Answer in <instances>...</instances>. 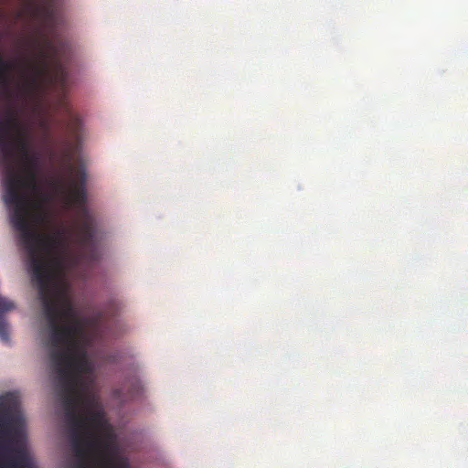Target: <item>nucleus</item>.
I'll use <instances>...</instances> for the list:
<instances>
[{
	"label": "nucleus",
	"mask_w": 468,
	"mask_h": 468,
	"mask_svg": "<svg viewBox=\"0 0 468 468\" xmlns=\"http://www.w3.org/2000/svg\"><path fill=\"white\" fill-rule=\"evenodd\" d=\"M127 388V393L124 392V390L126 389L125 387L116 391V395L119 398L123 396V401L138 399L143 395L144 392V387L141 381L138 379L132 380Z\"/></svg>",
	"instance_id": "7ed1b4c3"
},
{
	"label": "nucleus",
	"mask_w": 468,
	"mask_h": 468,
	"mask_svg": "<svg viewBox=\"0 0 468 468\" xmlns=\"http://www.w3.org/2000/svg\"><path fill=\"white\" fill-rule=\"evenodd\" d=\"M0 338L2 341H8L7 324L3 317L0 316Z\"/></svg>",
	"instance_id": "0eeeda50"
},
{
	"label": "nucleus",
	"mask_w": 468,
	"mask_h": 468,
	"mask_svg": "<svg viewBox=\"0 0 468 468\" xmlns=\"http://www.w3.org/2000/svg\"><path fill=\"white\" fill-rule=\"evenodd\" d=\"M0 468H28V466L22 458H9L4 462L3 456L0 455Z\"/></svg>",
	"instance_id": "20e7f679"
},
{
	"label": "nucleus",
	"mask_w": 468,
	"mask_h": 468,
	"mask_svg": "<svg viewBox=\"0 0 468 468\" xmlns=\"http://www.w3.org/2000/svg\"><path fill=\"white\" fill-rule=\"evenodd\" d=\"M77 462L74 468H107L112 464V454L101 449L105 441H71Z\"/></svg>",
	"instance_id": "f03ea898"
},
{
	"label": "nucleus",
	"mask_w": 468,
	"mask_h": 468,
	"mask_svg": "<svg viewBox=\"0 0 468 468\" xmlns=\"http://www.w3.org/2000/svg\"><path fill=\"white\" fill-rule=\"evenodd\" d=\"M0 439H26L25 419L13 393L0 397Z\"/></svg>",
	"instance_id": "f257e3e1"
},
{
	"label": "nucleus",
	"mask_w": 468,
	"mask_h": 468,
	"mask_svg": "<svg viewBox=\"0 0 468 468\" xmlns=\"http://www.w3.org/2000/svg\"><path fill=\"white\" fill-rule=\"evenodd\" d=\"M15 308V304L13 302L8 299L0 296V313L8 312Z\"/></svg>",
	"instance_id": "423d86ee"
},
{
	"label": "nucleus",
	"mask_w": 468,
	"mask_h": 468,
	"mask_svg": "<svg viewBox=\"0 0 468 468\" xmlns=\"http://www.w3.org/2000/svg\"><path fill=\"white\" fill-rule=\"evenodd\" d=\"M112 464L107 468H131L127 458L122 456L112 455Z\"/></svg>",
	"instance_id": "39448f33"
}]
</instances>
